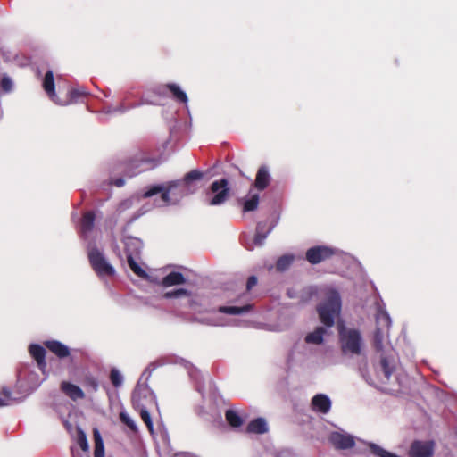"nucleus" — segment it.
I'll return each mask as SVG.
<instances>
[{
  "mask_svg": "<svg viewBox=\"0 0 457 457\" xmlns=\"http://www.w3.org/2000/svg\"><path fill=\"white\" fill-rule=\"evenodd\" d=\"M110 380L113 386L119 387L123 382V378L118 370L112 369L110 372Z\"/></svg>",
  "mask_w": 457,
  "mask_h": 457,
  "instance_id": "obj_33",
  "label": "nucleus"
},
{
  "mask_svg": "<svg viewBox=\"0 0 457 457\" xmlns=\"http://www.w3.org/2000/svg\"><path fill=\"white\" fill-rule=\"evenodd\" d=\"M225 418L232 428H239L243 424L242 418L233 410H227L225 412Z\"/></svg>",
  "mask_w": 457,
  "mask_h": 457,
  "instance_id": "obj_27",
  "label": "nucleus"
},
{
  "mask_svg": "<svg viewBox=\"0 0 457 457\" xmlns=\"http://www.w3.org/2000/svg\"><path fill=\"white\" fill-rule=\"evenodd\" d=\"M44 345L54 355L60 359L70 356V349L67 345L57 340H47L44 342Z\"/></svg>",
  "mask_w": 457,
  "mask_h": 457,
  "instance_id": "obj_13",
  "label": "nucleus"
},
{
  "mask_svg": "<svg viewBox=\"0 0 457 457\" xmlns=\"http://www.w3.org/2000/svg\"><path fill=\"white\" fill-rule=\"evenodd\" d=\"M335 253L334 248L326 245H317L306 251L305 258L311 264H318L331 258Z\"/></svg>",
  "mask_w": 457,
  "mask_h": 457,
  "instance_id": "obj_9",
  "label": "nucleus"
},
{
  "mask_svg": "<svg viewBox=\"0 0 457 457\" xmlns=\"http://www.w3.org/2000/svg\"><path fill=\"white\" fill-rule=\"evenodd\" d=\"M270 182V176L266 166H261L258 169L254 180V187L262 191L268 187Z\"/></svg>",
  "mask_w": 457,
  "mask_h": 457,
  "instance_id": "obj_16",
  "label": "nucleus"
},
{
  "mask_svg": "<svg viewBox=\"0 0 457 457\" xmlns=\"http://www.w3.org/2000/svg\"><path fill=\"white\" fill-rule=\"evenodd\" d=\"M341 304L339 293L334 288H327L325 300L317 306L320 320L326 327L334 326L335 319L341 312Z\"/></svg>",
  "mask_w": 457,
  "mask_h": 457,
  "instance_id": "obj_2",
  "label": "nucleus"
},
{
  "mask_svg": "<svg viewBox=\"0 0 457 457\" xmlns=\"http://www.w3.org/2000/svg\"><path fill=\"white\" fill-rule=\"evenodd\" d=\"M126 109H127V108L123 105V104H120V106L118 107V109H117V110H118V111H120V112H125V111H126Z\"/></svg>",
  "mask_w": 457,
  "mask_h": 457,
  "instance_id": "obj_42",
  "label": "nucleus"
},
{
  "mask_svg": "<svg viewBox=\"0 0 457 457\" xmlns=\"http://www.w3.org/2000/svg\"><path fill=\"white\" fill-rule=\"evenodd\" d=\"M95 443L94 457H104V445L102 436L97 428L93 429Z\"/></svg>",
  "mask_w": 457,
  "mask_h": 457,
  "instance_id": "obj_22",
  "label": "nucleus"
},
{
  "mask_svg": "<svg viewBox=\"0 0 457 457\" xmlns=\"http://www.w3.org/2000/svg\"><path fill=\"white\" fill-rule=\"evenodd\" d=\"M96 215L94 212L88 211L85 212L81 218L80 231L84 236L91 232L95 226Z\"/></svg>",
  "mask_w": 457,
  "mask_h": 457,
  "instance_id": "obj_18",
  "label": "nucleus"
},
{
  "mask_svg": "<svg viewBox=\"0 0 457 457\" xmlns=\"http://www.w3.org/2000/svg\"><path fill=\"white\" fill-rule=\"evenodd\" d=\"M127 262L131 269V270L139 278H146L148 277L147 273L139 266V264L135 261L132 254L130 253H127Z\"/></svg>",
  "mask_w": 457,
  "mask_h": 457,
  "instance_id": "obj_26",
  "label": "nucleus"
},
{
  "mask_svg": "<svg viewBox=\"0 0 457 457\" xmlns=\"http://www.w3.org/2000/svg\"><path fill=\"white\" fill-rule=\"evenodd\" d=\"M29 352L31 357L37 361L38 368L44 370L46 367V349L40 345L31 344L29 347Z\"/></svg>",
  "mask_w": 457,
  "mask_h": 457,
  "instance_id": "obj_14",
  "label": "nucleus"
},
{
  "mask_svg": "<svg viewBox=\"0 0 457 457\" xmlns=\"http://www.w3.org/2000/svg\"><path fill=\"white\" fill-rule=\"evenodd\" d=\"M377 328L373 335V347L377 352L383 350L384 328L390 327L391 320L386 312H380L376 317Z\"/></svg>",
  "mask_w": 457,
  "mask_h": 457,
  "instance_id": "obj_8",
  "label": "nucleus"
},
{
  "mask_svg": "<svg viewBox=\"0 0 457 457\" xmlns=\"http://www.w3.org/2000/svg\"><path fill=\"white\" fill-rule=\"evenodd\" d=\"M1 87L5 92L10 91L12 87L11 79L8 77H3L1 79Z\"/></svg>",
  "mask_w": 457,
  "mask_h": 457,
  "instance_id": "obj_39",
  "label": "nucleus"
},
{
  "mask_svg": "<svg viewBox=\"0 0 457 457\" xmlns=\"http://www.w3.org/2000/svg\"><path fill=\"white\" fill-rule=\"evenodd\" d=\"M61 391L73 401L82 400L85 398V393L77 385L68 381H62L60 385Z\"/></svg>",
  "mask_w": 457,
  "mask_h": 457,
  "instance_id": "obj_12",
  "label": "nucleus"
},
{
  "mask_svg": "<svg viewBox=\"0 0 457 457\" xmlns=\"http://www.w3.org/2000/svg\"><path fill=\"white\" fill-rule=\"evenodd\" d=\"M338 337L341 345V350L344 353H352L359 355L361 353L362 337L356 328H347L345 326H339Z\"/></svg>",
  "mask_w": 457,
  "mask_h": 457,
  "instance_id": "obj_3",
  "label": "nucleus"
},
{
  "mask_svg": "<svg viewBox=\"0 0 457 457\" xmlns=\"http://www.w3.org/2000/svg\"><path fill=\"white\" fill-rule=\"evenodd\" d=\"M158 163V161L154 158H149L144 154H137L124 161L123 171L126 176L131 178L154 169Z\"/></svg>",
  "mask_w": 457,
  "mask_h": 457,
  "instance_id": "obj_4",
  "label": "nucleus"
},
{
  "mask_svg": "<svg viewBox=\"0 0 457 457\" xmlns=\"http://www.w3.org/2000/svg\"><path fill=\"white\" fill-rule=\"evenodd\" d=\"M182 295H189V292L187 289L179 288V289H175L173 291L167 292L165 294V297H167V298L179 297Z\"/></svg>",
  "mask_w": 457,
  "mask_h": 457,
  "instance_id": "obj_38",
  "label": "nucleus"
},
{
  "mask_svg": "<svg viewBox=\"0 0 457 457\" xmlns=\"http://www.w3.org/2000/svg\"><path fill=\"white\" fill-rule=\"evenodd\" d=\"M212 196L208 198L209 205H220L224 204L229 196L228 181L227 179H221L213 181L210 186V193Z\"/></svg>",
  "mask_w": 457,
  "mask_h": 457,
  "instance_id": "obj_7",
  "label": "nucleus"
},
{
  "mask_svg": "<svg viewBox=\"0 0 457 457\" xmlns=\"http://www.w3.org/2000/svg\"><path fill=\"white\" fill-rule=\"evenodd\" d=\"M252 309V305L246 304L241 307L237 306H220L219 312L228 314V315H241L248 312Z\"/></svg>",
  "mask_w": 457,
  "mask_h": 457,
  "instance_id": "obj_21",
  "label": "nucleus"
},
{
  "mask_svg": "<svg viewBox=\"0 0 457 457\" xmlns=\"http://www.w3.org/2000/svg\"><path fill=\"white\" fill-rule=\"evenodd\" d=\"M86 94L87 93L84 90L76 89V88L71 89L69 92L70 102L71 103H75V102H77V100L79 97L85 96Z\"/></svg>",
  "mask_w": 457,
  "mask_h": 457,
  "instance_id": "obj_37",
  "label": "nucleus"
},
{
  "mask_svg": "<svg viewBox=\"0 0 457 457\" xmlns=\"http://www.w3.org/2000/svg\"><path fill=\"white\" fill-rule=\"evenodd\" d=\"M259 204V195H253L249 199L245 200L243 204V212H252L257 209Z\"/></svg>",
  "mask_w": 457,
  "mask_h": 457,
  "instance_id": "obj_30",
  "label": "nucleus"
},
{
  "mask_svg": "<svg viewBox=\"0 0 457 457\" xmlns=\"http://www.w3.org/2000/svg\"><path fill=\"white\" fill-rule=\"evenodd\" d=\"M89 263L98 277H112L114 268L107 262L104 253L96 246L91 247L87 253Z\"/></svg>",
  "mask_w": 457,
  "mask_h": 457,
  "instance_id": "obj_6",
  "label": "nucleus"
},
{
  "mask_svg": "<svg viewBox=\"0 0 457 457\" xmlns=\"http://www.w3.org/2000/svg\"><path fill=\"white\" fill-rule=\"evenodd\" d=\"M329 443L337 450L351 449L355 445L354 438L349 434L332 432L328 437Z\"/></svg>",
  "mask_w": 457,
  "mask_h": 457,
  "instance_id": "obj_11",
  "label": "nucleus"
},
{
  "mask_svg": "<svg viewBox=\"0 0 457 457\" xmlns=\"http://www.w3.org/2000/svg\"><path fill=\"white\" fill-rule=\"evenodd\" d=\"M83 385L86 387L91 388V390L93 392H96L98 390V387H99V384H98L97 379L95 377L91 376V375H87V376H86L84 378Z\"/></svg>",
  "mask_w": 457,
  "mask_h": 457,
  "instance_id": "obj_34",
  "label": "nucleus"
},
{
  "mask_svg": "<svg viewBox=\"0 0 457 457\" xmlns=\"http://www.w3.org/2000/svg\"><path fill=\"white\" fill-rule=\"evenodd\" d=\"M132 404L133 407L139 411L140 417L146 425L148 430L153 433L154 432V425L150 416L149 411H147V406L145 403V401L153 403L154 397L151 393L147 391L146 388L137 387L132 394Z\"/></svg>",
  "mask_w": 457,
  "mask_h": 457,
  "instance_id": "obj_5",
  "label": "nucleus"
},
{
  "mask_svg": "<svg viewBox=\"0 0 457 457\" xmlns=\"http://www.w3.org/2000/svg\"><path fill=\"white\" fill-rule=\"evenodd\" d=\"M326 329L323 327H318L313 332L309 333L305 337V342L308 344L320 345L323 342V336Z\"/></svg>",
  "mask_w": 457,
  "mask_h": 457,
  "instance_id": "obj_23",
  "label": "nucleus"
},
{
  "mask_svg": "<svg viewBox=\"0 0 457 457\" xmlns=\"http://www.w3.org/2000/svg\"><path fill=\"white\" fill-rule=\"evenodd\" d=\"M379 364L381 371L383 372L384 375V378L386 380H388L395 370L394 365H392L387 357L384 355L381 356Z\"/></svg>",
  "mask_w": 457,
  "mask_h": 457,
  "instance_id": "obj_28",
  "label": "nucleus"
},
{
  "mask_svg": "<svg viewBox=\"0 0 457 457\" xmlns=\"http://www.w3.org/2000/svg\"><path fill=\"white\" fill-rule=\"evenodd\" d=\"M203 172L198 170H193L187 173L183 179L169 181L165 184L154 185L149 187L143 194L142 197L146 199L157 194H161V199L165 204L170 203V194L178 189L179 195L183 196L192 194L195 190L193 186L195 181L200 180L203 178Z\"/></svg>",
  "mask_w": 457,
  "mask_h": 457,
  "instance_id": "obj_1",
  "label": "nucleus"
},
{
  "mask_svg": "<svg viewBox=\"0 0 457 457\" xmlns=\"http://www.w3.org/2000/svg\"><path fill=\"white\" fill-rule=\"evenodd\" d=\"M186 282L182 273L172 271L162 278V284L163 287H171L175 285H181Z\"/></svg>",
  "mask_w": 457,
  "mask_h": 457,
  "instance_id": "obj_20",
  "label": "nucleus"
},
{
  "mask_svg": "<svg viewBox=\"0 0 457 457\" xmlns=\"http://www.w3.org/2000/svg\"><path fill=\"white\" fill-rule=\"evenodd\" d=\"M266 225L259 222L256 227V232L253 238L254 245L261 246L263 245L264 240L266 239L268 234L270 232L271 228L265 230Z\"/></svg>",
  "mask_w": 457,
  "mask_h": 457,
  "instance_id": "obj_25",
  "label": "nucleus"
},
{
  "mask_svg": "<svg viewBox=\"0 0 457 457\" xmlns=\"http://www.w3.org/2000/svg\"><path fill=\"white\" fill-rule=\"evenodd\" d=\"M12 403L11 391L5 387L0 392V407Z\"/></svg>",
  "mask_w": 457,
  "mask_h": 457,
  "instance_id": "obj_36",
  "label": "nucleus"
},
{
  "mask_svg": "<svg viewBox=\"0 0 457 457\" xmlns=\"http://www.w3.org/2000/svg\"><path fill=\"white\" fill-rule=\"evenodd\" d=\"M312 408L321 413H328L331 408V401L326 395L318 394L312 399Z\"/></svg>",
  "mask_w": 457,
  "mask_h": 457,
  "instance_id": "obj_15",
  "label": "nucleus"
},
{
  "mask_svg": "<svg viewBox=\"0 0 457 457\" xmlns=\"http://www.w3.org/2000/svg\"><path fill=\"white\" fill-rule=\"evenodd\" d=\"M267 424L264 419L257 418L249 422L246 428L248 433L263 434L267 432Z\"/></svg>",
  "mask_w": 457,
  "mask_h": 457,
  "instance_id": "obj_19",
  "label": "nucleus"
},
{
  "mask_svg": "<svg viewBox=\"0 0 457 457\" xmlns=\"http://www.w3.org/2000/svg\"><path fill=\"white\" fill-rule=\"evenodd\" d=\"M165 87L172 94V96L175 100H177L179 103L187 104V96L183 90H181V88L178 85L174 83H170L167 84Z\"/></svg>",
  "mask_w": 457,
  "mask_h": 457,
  "instance_id": "obj_24",
  "label": "nucleus"
},
{
  "mask_svg": "<svg viewBox=\"0 0 457 457\" xmlns=\"http://www.w3.org/2000/svg\"><path fill=\"white\" fill-rule=\"evenodd\" d=\"M370 450L374 455L378 457H400L395 453L385 450L384 448L376 444H370Z\"/></svg>",
  "mask_w": 457,
  "mask_h": 457,
  "instance_id": "obj_29",
  "label": "nucleus"
},
{
  "mask_svg": "<svg viewBox=\"0 0 457 457\" xmlns=\"http://www.w3.org/2000/svg\"><path fill=\"white\" fill-rule=\"evenodd\" d=\"M294 258L289 255H283L278 258L276 263V268L279 271H284L292 264Z\"/></svg>",
  "mask_w": 457,
  "mask_h": 457,
  "instance_id": "obj_31",
  "label": "nucleus"
},
{
  "mask_svg": "<svg viewBox=\"0 0 457 457\" xmlns=\"http://www.w3.org/2000/svg\"><path fill=\"white\" fill-rule=\"evenodd\" d=\"M114 184L117 187H122L124 185V179H118L115 180Z\"/></svg>",
  "mask_w": 457,
  "mask_h": 457,
  "instance_id": "obj_41",
  "label": "nucleus"
},
{
  "mask_svg": "<svg viewBox=\"0 0 457 457\" xmlns=\"http://www.w3.org/2000/svg\"><path fill=\"white\" fill-rule=\"evenodd\" d=\"M257 285V278L255 276H250L246 282V290L250 291L253 287Z\"/></svg>",
  "mask_w": 457,
  "mask_h": 457,
  "instance_id": "obj_40",
  "label": "nucleus"
},
{
  "mask_svg": "<svg viewBox=\"0 0 457 457\" xmlns=\"http://www.w3.org/2000/svg\"><path fill=\"white\" fill-rule=\"evenodd\" d=\"M43 88L47 94V96L55 103H57L56 95H55V85H54V78L52 71H48L43 80Z\"/></svg>",
  "mask_w": 457,
  "mask_h": 457,
  "instance_id": "obj_17",
  "label": "nucleus"
},
{
  "mask_svg": "<svg viewBox=\"0 0 457 457\" xmlns=\"http://www.w3.org/2000/svg\"><path fill=\"white\" fill-rule=\"evenodd\" d=\"M77 443L82 451H84V452L88 451L89 445H88L87 436H86L85 432L80 428H78Z\"/></svg>",
  "mask_w": 457,
  "mask_h": 457,
  "instance_id": "obj_32",
  "label": "nucleus"
},
{
  "mask_svg": "<svg viewBox=\"0 0 457 457\" xmlns=\"http://www.w3.org/2000/svg\"><path fill=\"white\" fill-rule=\"evenodd\" d=\"M120 420L124 423L131 431L136 432L137 430L135 421L125 412L120 413Z\"/></svg>",
  "mask_w": 457,
  "mask_h": 457,
  "instance_id": "obj_35",
  "label": "nucleus"
},
{
  "mask_svg": "<svg viewBox=\"0 0 457 457\" xmlns=\"http://www.w3.org/2000/svg\"><path fill=\"white\" fill-rule=\"evenodd\" d=\"M434 443L432 441L414 440L409 449V457H432Z\"/></svg>",
  "mask_w": 457,
  "mask_h": 457,
  "instance_id": "obj_10",
  "label": "nucleus"
}]
</instances>
